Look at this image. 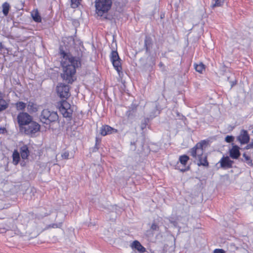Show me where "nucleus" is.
I'll return each mask as SVG.
<instances>
[{
  "instance_id": "1",
  "label": "nucleus",
  "mask_w": 253,
  "mask_h": 253,
  "mask_svg": "<svg viewBox=\"0 0 253 253\" xmlns=\"http://www.w3.org/2000/svg\"><path fill=\"white\" fill-rule=\"evenodd\" d=\"M60 54L63 72L61 74L62 78L67 83H72L73 82V76L76 73V69L80 65V61L78 58L74 57L63 51H61Z\"/></svg>"
},
{
  "instance_id": "2",
  "label": "nucleus",
  "mask_w": 253,
  "mask_h": 253,
  "mask_svg": "<svg viewBox=\"0 0 253 253\" xmlns=\"http://www.w3.org/2000/svg\"><path fill=\"white\" fill-rule=\"evenodd\" d=\"M207 142L206 140H202L198 143L193 148L190 150L191 156L195 160L198 161V166H208L209 163L207 160V156L204 154V149L206 147Z\"/></svg>"
},
{
  "instance_id": "3",
  "label": "nucleus",
  "mask_w": 253,
  "mask_h": 253,
  "mask_svg": "<svg viewBox=\"0 0 253 253\" xmlns=\"http://www.w3.org/2000/svg\"><path fill=\"white\" fill-rule=\"evenodd\" d=\"M58 119V116L56 112L51 111L48 109H44L40 115L41 121L46 124L55 122Z\"/></svg>"
},
{
  "instance_id": "4",
  "label": "nucleus",
  "mask_w": 253,
  "mask_h": 253,
  "mask_svg": "<svg viewBox=\"0 0 253 253\" xmlns=\"http://www.w3.org/2000/svg\"><path fill=\"white\" fill-rule=\"evenodd\" d=\"M96 12L98 16H102L110 9L112 1H95Z\"/></svg>"
},
{
  "instance_id": "5",
  "label": "nucleus",
  "mask_w": 253,
  "mask_h": 253,
  "mask_svg": "<svg viewBox=\"0 0 253 253\" xmlns=\"http://www.w3.org/2000/svg\"><path fill=\"white\" fill-rule=\"evenodd\" d=\"M57 107L64 117H71L73 110L71 108V105L66 100H62L58 102Z\"/></svg>"
},
{
  "instance_id": "6",
  "label": "nucleus",
  "mask_w": 253,
  "mask_h": 253,
  "mask_svg": "<svg viewBox=\"0 0 253 253\" xmlns=\"http://www.w3.org/2000/svg\"><path fill=\"white\" fill-rule=\"evenodd\" d=\"M110 60L114 68L119 74L122 70L120 58L117 51H112L110 54Z\"/></svg>"
},
{
  "instance_id": "7",
  "label": "nucleus",
  "mask_w": 253,
  "mask_h": 253,
  "mask_svg": "<svg viewBox=\"0 0 253 253\" xmlns=\"http://www.w3.org/2000/svg\"><path fill=\"white\" fill-rule=\"evenodd\" d=\"M57 92L61 98H67L70 96L69 86L63 84H59L57 86Z\"/></svg>"
},
{
  "instance_id": "8",
  "label": "nucleus",
  "mask_w": 253,
  "mask_h": 253,
  "mask_svg": "<svg viewBox=\"0 0 253 253\" xmlns=\"http://www.w3.org/2000/svg\"><path fill=\"white\" fill-rule=\"evenodd\" d=\"M189 158L187 155H184L179 157V162L177 163L176 167L181 171L187 170L189 167H186V164Z\"/></svg>"
},
{
  "instance_id": "9",
  "label": "nucleus",
  "mask_w": 253,
  "mask_h": 253,
  "mask_svg": "<svg viewBox=\"0 0 253 253\" xmlns=\"http://www.w3.org/2000/svg\"><path fill=\"white\" fill-rule=\"evenodd\" d=\"M26 126L25 131L28 134L35 133L40 130V125L35 122L31 121Z\"/></svg>"
},
{
  "instance_id": "10",
  "label": "nucleus",
  "mask_w": 253,
  "mask_h": 253,
  "mask_svg": "<svg viewBox=\"0 0 253 253\" xmlns=\"http://www.w3.org/2000/svg\"><path fill=\"white\" fill-rule=\"evenodd\" d=\"M32 119L31 116L27 113H20L17 116L18 122L20 126L27 125Z\"/></svg>"
},
{
  "instance_id": "11",
  "label": "nucleus",
  "mask_w": 253,
  "mask_h": 253,
  "mask_svg": "<svg viewBox=\"0 0 253 253\" xmlns=\"http://www.w3.org/2000/svg\"><path fill=\"white\" fill-rule=\"evenodd\" d=\"M237 139L241 144H247L250 140V136L247 131L242 130L239 135L237 137Z\"/></svg>"
},
{
  "instance_id": "12",
  "label": "nucleus",
  "mask_w": 253,
  "mask_h": 253,
  "mask_svg": "<svg viewBox=\"0 0 253 253\" xmlns=\"http://www.w3.org/2000/svg\"><path fill=\"white\" fill-rule=\"evenodd\" d=\"M100 134L103 136L117 132V130L107 125L102 126L100 128Z\"/></svg>"
},
{
  "instance_id": "13",
  "label": "nucleus",
  "mask_w": 253,
  "mask_h": 253,
  "mask_svg": "<svg viewBox=\"0 0 253 253\" xmlns=\"http://www.w3.org/2000/svg\"><path fill=\"white\" fill-rule=\"evenodd\" d=\"M131 247L132 249L137 250L140 253H143L146 251L145 248L142 246L139 241L136 240L132 242Z\"/></svg>"
},
{
  "instance_id": "14",
  "label": "nucleus",
  "mask_w": 253,
  "mask_h": 253,
  "mask_svg": "<svg viewBox=\"0 0 253 253\" xmlns=\"http://www.w3.org/2000/svg\"><path fill=\"white\" fill-rule=\"evenodd\" d=\"M221 167L224 168H229L231 167L232 162L228 157H223L220 161Z\"/></svg>"
},
{
  "instance_id": "15",
  "label": "nucleus",
  "mask_w": 253,
  "mask_h": 253,
  "mask_svg": "<svg viewBox=\"0 0 253 253\" xmlns=\"http://www.w3.org/2000/svg\"><path fill=\"white\" fill-rule=\"evenodd\" d=\"M20 154L23 159L25 160L28 158L29 155V151L27 145H24L21 147Z\"/></svg>"
},
{
  "instance_id": "16",
  "label": "nucleus",
  "mask_w": 253,
  "mask_h": 253,
  "mask_svg": "<svg viewBox=\"0 0 253 253\" xmlns=\"http://www.w3.org/2000/svg\"><path fill=\"white\" fill-rule=\"evenodd\" d=\"M239 148L234 146L230 151V155L233 159H237L240 156Z\"/></svg>"
},
{
  "instance_id": "17",
  "label": "nucleus",
  "mask_w": 253,
  "mask_h": 253,
  "mask_svg": "<svg viewBox=\"0 0 253 253\" xmlns=\"http://www.w3.org/2000/svg\"><path fill=\"white\" fill-rule=\"evenodd\" d=\"M31 16L33 19L36 22H41L42 21L41 17L37 9H35L31 12Z\"/></svg>"
},
{
  "instance_id": "18",
  "label": "nucleus",
  "mask_w": 253,
  "mask_h": 253,
  "mask_svg": "<svg viewBox=\"0 0 253 253\" xmlns=\"http://www.w3.org/2000/svg\"><path fill=\"white\" fill-rule=\"evenodd\" d=\"M27 108L28 111L30 113L36 112L38 110L37 105L34 102L31 101L29 102L28 105H27Z\"/></svg>"
},
{
  "instance_id": "19",
  "label": "nucleus",
  "mask_w": 253,
  "mask_h": 253,
  "mask_svg": "<svg viewBox=\"0 0 253 253\" xmlns=\"http://www.w3.org/2000/svg\"><path fill=\"white\" fill-rule=\"evenodd\" d=\"M12 158H13V164L15 165H17L20 160L19 153L17 151L15 150L13 152V155H12Z\"/></svg>"
},
{
  "instance_id": "20",
  "label": "nucleus",
  "mask_w": 253,
  "mask_h": 253,
  "mask_svg": "<svg viewBox=\"0 0 253 253\" xmlns=\"http://www.w3.org/2000/svg\"><path fill=\"white\" fill-rule=\"evenodd\" d=\"M7 107V103L3 99L2 94L0 92V111L5 109Z\"/></svg>"
},
{
  "instance_id": "21",
  "label": "nucleus",
  "mask_w": 253,
  "mask_h": 253,
  "mask_svg": "<svg viewBox=\"0 0 253 253\" xmlns=\"http://www.w3.org/2000/svg\"><path fill=\"white\" fill-rule=\"evenodd\" d=\"M194 68L196 71L200 73H202L203 71L205 69V65L201 62L198 64H195Z\"/></svg>"
},
{
  "instance_id": "22",
  "label": "nucleus",
  "mask_w": 253,
  "mask_h": 253,
  "mask_svg": "<svg viewBox=\"0 0 253 253\" xmlns=\"http://www.w3.org/2000/svg\"><path fill=\"white\" fill-rule=\"evenodd\" d=\"M26 106V104L22 101H18L15 103V107L18 111L23 110Z\"/></svg>"
},
{
  "instance_id": "23",
  "label": "nucleus",
  "mask_w": 253,
  "mask_h": 253,
  "mask_svg": "<svg viewBox=\"0 0 253 253\" xmlns=\"http://www.w3.org/2000/svg\"><path fill=\"white\" fill-rule=\"evenodd\" d=\"M9 9V4L5 2L2 4V12L5 16L8 14Z\"/></svg>"
},
{
  "instance_id": "24",
  "label": "nucleus",
  "mask_w": 253,
  "mask_h": 253,
  "mask_svg": "<svg viewBox=\"0 0 253 253\" xmlns=\"http://www.w3.org/2000/svg\"><path fill=\"white\" fill-rule=\"evenodd\" d=\"M243 157L245 159V162L249 166L253 165L252 161L250 156L246 155V154H243Z\"/></svg>"
},
{
  "instance_id": "25",
  "label": "nucleus",
  "mask_w": 253,
  "mask_h": 253,
  "mask_svg": "<svg viewBox=\"0 0 253 253\" xmlns=\"http://www.w3.org/2000/svg\"><path fill=\"white\" fill-rule=\"evenodd\" d=\"M80 4V1H70V5L73 8H77Z\"/></svg>"
},
{
  "instance_id": "26",
  "label": "nucleus",
  "mask_w": 253,
  "mask_h": 253,
  "mask_svg": "<svg viewBox=\"0 0 253 253\" xmlns=\"http://www.w3.org/2000/svg\"><path fill=\"white\" fill-rule=\"evenodd\" d=\"M223 2V1H215V2L214 3H212L211 4V6L212 8H214L216 6H219L221 5V3Z\"/></svg>"
},
{
  "instance_id": "27",
  "label": "nucleus",
  "mask_w": 253,
  "mask_h": 253,
  "mask_svg": "<svg viewBox=\"0 0 253 253\" xmlns=\"http://www.w3.org/2000/svg\"><path fill=\"white\" fill-rule=\"evenodd\" d=\"M228 248L232 251H234L237 249V247L233 243L230 244L228 246Z\"/></svg>"
},
{
  "instance_id": "28",
  "label": "nucleus",
  "mask_w": 253,
  "mask_h": 253,
  "mask_svg": "<svg viewBox=\"0 0 253 253\" xmlns=\"http://www.w3.org/2000/svg\"><path fill=\"white\" fill-rule=\"evenodd\" d=\"M61 157L63 159H68L69 157V152L68 151H65V152H63L61 155Z\"/></svg>"
},
{
  "instance_id": "29",
  "label": "nucleus",
  "mask_w": 253,
  "mask_h": 253,
  "mask_svg": "<svg viewBox=\"0 0 253 253\" xmlns=\"http://www.w3.org/2000/svg\"><path fill=\"white\" fill-rule=\"evenodd\" d=\"M234 140V137L232 136L227 135L225 137V141L228 143L232 142Z\"/></svg>"
},
{
  "instance_id": "30",
  "label": "nucleus",
  "mask_w": 253,
  "mask_h": 253,
  "mask_svg": "<svg viewBox=\"0 0 253 253\" xmlns=\"http://www.w3.org/2000/svg\"><path fill=\"white\" fill-rule=\"evenodd\" d=\"M61 223H54V224H51L49 225V227H52V228H60L61 226Z\"/></svg>"
},
{
  "instance_id": "31",
  "label": "nucleus",
  "mask_w": 253,
  "mask_h": 253,
  "mask_svg": "<svg viewBox=\"0 0 253 253\" xmlns=\"http://www.w3.org/2000/svg\"><path fill=\"white\" fill-rule=\"evenodd\" d=\"M214 253H225V252L223 249H216L214 250Z\"/></svg>"
},
{
  "instance_id": "32",
  "label": "nucleus",
  "mask_w": 253,
  "mask_h": 253,
  "mask_svg": "<svg viewBox=\"0 0 253 253\" xmlns=\"http://www.w3.org/2000/svg\"><path fill=\"white\" fill-rule=\"evenodd\" d=\"M151 228L153 230H158L159 227L157 224L155 223H153L151 226Z\"/></svg>"
},
{
  "instance_id": "33",
  "label": "nucleus",
  "mask_w": 253,
  "mask_h": 253,
  "mask_svg": "<svg viewBox=\"0 0 253 253\" xmlns=\"http://www.w3.org/2000/svg\"><path fill=\"white\" fill-rule=\"evenodd\" d=\"M252 148H253V140L246 146L247 149H250Z\"/></svg>"
}]
</instances>
